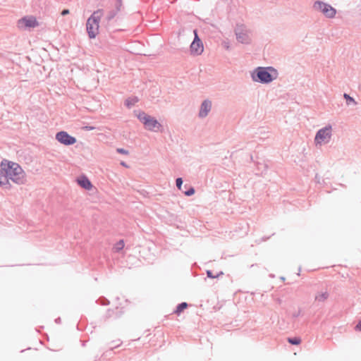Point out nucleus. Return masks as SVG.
Instances as JSON below:
<instances>
[{"instance_id": "obj_1", "label": "nucleus", "mask_w": 361, "mask_h": 361, "mask_svg": "<svg viewBox=\"0 0 361 361\" xmlns=\"http://www.w3.org/2000/svg\"><path fill=\"white\" fill-rule=\"evenodd\" d=\"M0 166L4 171L6 179L8 182L9 180H11L18 185L25 183L26 180L25 174L18 164L6 159H3L1 162Z\"/></svg>"}, {"instance_id": "obj_2", "label": "nucleus", "mask_w": 361, "mask_h": 361, "mask_svg": "<svg viewBox=\"0 0 361 361\" xmlns=\"http://www.w3.org/2000/svg\"><path fill=\"white\" fill-rule=\"evenodd\" d=\"M104 16V10L98 9L92 13L86 23V30L88 37L94 39L99 33V23Z\"/></svg>"}, {"instance_id": "obj_3", "label": "nucleus", "mask_w": 361, "mask_h": 361, "mask_svg": "<svg viewBox=\"0 0 361 361\" xmlns=\"http://www.w3.org/2000/svg\"><path fill=\"white\" fill-rule=\"evenodd\" d=\"M138 118L147 130L154 132L162 131V126L154 118L145 113H141L138 115Z\"/></svg>"}, {"instance_id": "obj_4", "label": "nucleus", "mask_w": 361, "mask_h": 361, "mask_svg": "<svg viewBox=\"0 0 361 361\" xmlns=\"http://www.w3.org/2000/svg\"><path fill=\"white\" fill-rule=\"evenodd\" d=\"M257 76L262 82H269L277 77V72L274 68H259L257 70Z\"/></svg>"}, {"instance_id": "obj_5", "label": "nucleus", "mask_w": 361, "mask_h": 361, "mask_svg": "<svg viewBox=\"0 0 361 361\" xmlns=\"http://www.w3.org/2000/svg\"><path fill=\"white\" fill-rule=\"evenodd\" d=\"M38 25L39 23L33 16H24L17 22V27L22 30H30Z\"/></svg>"}, {"instance_id": "obj_6", "label": "nucleus", "mask_w": 361, "mask_h": 361, "mask_svg": "<svg viewBox=\"0 0 361 361\" xmlns=\"http://www.w3.org/2000/svg\"><path fill=\"white\" fill-rule=\"evenodd\" d=\"M331 137V126H326L319 130L315 136L316 144L329 142Z\"/></svg>"}, {"instance_id": "obj_7", "label": "nucleus", "mask_w": 361, "mask_h": 361, "mask_svg": "<svg viewBox=\"0 0 361 361\" xmlns=\"http://www.w3.org/2000/svg\"><path fill=\"white\" fill-rule=\"evenodd\" d=\"M314 8L317 10L321 11L325 16L328 18H333L336 13V9H334L332 6L323 2L315 3Z\"/></svg>"}, {"instance_id": "obj_8", "label": "nucleus", "mask_w": 361, "mask_h": 361, "mask_svg": "<svg viewBox=\"0 0 361 361\" xmlns=\"http://www.w3.org/2000/svg\"><path fill=\"white\" fill-rule=\"evenodd\" d=\"M56 138L59 142L66 145H73L76 142V139L65 131L58 133L56 135Z\"/></svg>"}, {"instance_id": "obj_9", "label": "nucleus", "mask_w": 361, "mask_h": 361, "mask_svg": "<svg viewBox=\"0 0 361 361\" xmlns=\"http://www.w3.org/2000/svg\"><path fill=\"white\" fill-rule=\"evenodd\" d=\"M195 39L190 45V51L193 54L199 55L202 53L204 50L203 44L198 38L197 32L195 30Z\"/></svg>"}, {"instance_id": "obj_10", "label": "nucleus", "mask_w": 361, "mask_h": 361, "mask_svg": "<svg viewBox=\"0 0 361 361\" xmlns=\"http://www.w3.org/2000/svg\"><path fill=\"white\" fill-rule=\"evenodd\" d=\"M235 34L238 40L241 43H248L250 41V37L247 34V31L243 27L238 26L236 28Z\"/></svg>"}, {"instance_id": "obj_11", "label": "nucleus", "mask_w": 361, "mask_h": 361, "mask_svg": "<svg viewBox=\"0 0 361 361\" xmlns=\"http://www.w3.org/2000/svg\"><path fill=\"white\" fill-rule=\"evenodd\" d=\"M212 108V103L210 101L205 100L202 102L200 110L199 115L200 117H205Z\"/></svg>"}, {"instance_id": "obj_12", "label": "nucleus", "mask_w": 361, "mask_h": 361, "mask_svg": "<svg viewBox=\"0 0 361 361\" xmlns=\"http://www.w3.org/2000/svg\"><path fill=\"white\" fill-rule=\"evenodd\" d=\"M78 185L85 190H91L92 185L90 180L85 176H80L77 179Z\"/></svg>"}, {"instance_id": "obj_13", "label": "nucleus", "mask_w": 361, "mask_h": 361, "mask_svg": "<svg viewBox=\"0 0 361 361\" xmlns=\"http://www.w3.org/2000/svg\"><path fill=\"white\" fill-rule=\"evenodd\" d=\"M0 186L4 189L9 190L11 187V185L6 179V176L5 175L4 171L1 167L0 169Z\"/></svg>"}, {"instance_id": "obj_14", "label": "nucleus", "mask_w": 361, "mask_h": 361, "mask_svg": "<svg viewBox=\"0 0 361 361\" xmlns=\"http://www.w3.org/2000/svg\"><path fill=\"white\" fill-rule=\"evenodd\" d=\"M329 298L328 292H320L318 293L315 297V300L318 302H324Z\"/></svg>"}, {"instance_id": "obj_15", "label": "nucleus", "mask_w": 361, "mask_h": 361, "mask_svg": "<svg viewBox=\"0 0 361 361\" xmlns=\"http://www.w3.org/2000/svg\"><path fill=\"white\" fill-rule=\"evenodd\" d=\"M188 303L187 302H182L178 305L176 307V310H175L174 313L177 315H179L183 310H185L188 307Z\"/></svg>"}, {"instance_id": "obj_16", "label": "nucleus", "mask_w": 361, "mask_h": 361, "mask_svg": "<svg viewBox=\"0 0 361 361\" xmlns=\"http://www.w3.org/2000/svg\"><path fill=\"white\" fill-rule=\"evenodd\" d=\"M124 246H125V243H124L123 240H120L114 245V249L116 252H119L123 249Z\"/></svg>"}, {"instance_id": "obj_17", "label": "nucleus", "mask_w": 361, "mask_h": 361, "mask_svg": "<svg viewBox=\"0 0 361 361\" xmlns=\"http://www.w3.org/2000/svg\"><path fill=\"white\" fill-rule=\"evenodd\" d=\"M288 342L292 345H299L301 343V338L299 337L288 338Z\"/></svg>"}, {"instance_id": "obj_18", "label": "nucleus", "mask_w": 361, "mask_h": 361, "mask_svg": "<svg viewBox=\"0 0 361 361\" xmlns=\"http://www.w3.org/2000/svg\"><path fill=\"white\" fill-rule=\"evenodd\" d=\"M137 101V99H133L132 100L128 99L126 102V104L128 106H130V105H133L135 103H136Z\"/></svg>"}, {"instance_id": "obj_19", "label": "nucleus", "mask_w": 361, "mask_h": 361, "mask_svg": "<svg viewBox=\"0 0 361 361\" xmlns=\"http://www.w3.org/2000/svg\"><path fill=\"white\" fill-rule=\"evenodd\" d=\"M176 186L178 187V188L180 189L182 183H183L182 178H177L176 180Z\"/></svg>"}, {"instance_id": "obj_20", "label": "nucleus", "mask_w": 361, "mask_h": 361, "mask_svg": "<svg viewBox=\"0 0 361 361\" xmlns=\"http://www.w3.org/2000/svg\"><path fill=\"white\" fill-rule=\"evenodd\" d=\"M117 152L120 154H128V152L124 149H122V148H118L117 149Z\"/></svg>"}, {"instance_id": "obj_21", "label": "nucleus", "mask_w": 361, "mask_h": 361, "mask_svg": "<svg viewBox=\"0 0 361 361\" xmlns=\"http://www.w3.org/2000/svg\"><path fill=\"white\" fill-rule=\"evenodd\" d=\"M185 193L188 196L192 195L195 193V190L193 188H191L189 190L186 191Z\"/></svg>"}, {"instance_id": "obj_22", "label": "nucleus", "mask_w": 361, "mask_h": 361, "mask_svg": "<svg viewBox=\"0 0 361 361\" xmlns=\"http://www.w3.org/2000/svg\"><path fill=\"white\" fill-rule=\"evenodd\" d=\"M355 330L360 331H361V321H360L358 324L356 325Z\"/></svg>"}, {"instance_id": "obj_23", "label": "nucleus", "mask_w": 361, "mask_h": 361, "mask_svg": "<svg viewBox=\"0 0 361 361\" xmlns=\"http://www.w3.org/2000/svg\"><path fill=\"white\" fill-rule=\"evenodd\" d=\"M69 13V10L68 9H64L62 12H61V15L62 16H65V15H67Z\"/></svg>"}, {"instance_id": "obj_24", "label": "nucleus", "mask_w": 361, "mask_h": 361, "mask_svg": "<svg viewBox=\"0 0 361 361\" xmlns=\"http://www.w3.org/2000/svg\"><path fill=\"white\" fill-rule=\"evenodd\" d=\"M344 97H345V98H346L347 99H349V100H350V101H353V98H351L349 95H348V94H344Z\"/></svg>"}, {"instance_id": "obj_25", "label": "nucleus", "mask_w": 361, "mask_h": 361, "mask_svg": "<svg viewBox=\"0 0 361 361\" xmlns=\"http://www.w3.org/2000/svg\"><path fill=\"white\" fill-rule=\"evenodd\" d=\"M85 128L88 130H94L95 128L93 127V126H86Z\"/></svg>"}, {"instance_id": "obj_26", "label": "nucleus", "mask_w": 361, "mask_h": 361, "mask_svg": "<svg viewBox=\"0 0 361 361\" xmlns=\"http://www.w3.org/2000/svg\"><path fill=\"white\" fill-rule=\"evenodd\" d=\"M207 274H208V276H212V274H211V272H210V271H207Z\"/></svg>"}, {"instance_id": "obj_27", "label": "nucleus", "mask_w": 361, "mask_h": 361, "mask_svg": "<svg viewBox=\"0 0 361 361\" xmlns=\"http://www.w3.org/2000/svg\"><path fill=\"white\" fill-rule=\"evenodd\" d=\"M39 343L42 345L43 344V341L42 340H39Z\"/></svg>"}]
</instances>
